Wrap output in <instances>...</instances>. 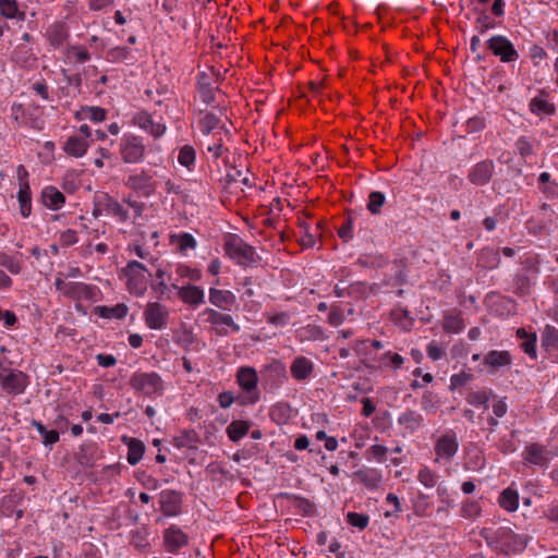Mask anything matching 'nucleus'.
Wrapping results in <instances>:
<instances>
[{
  "mask_svg": "<svg viewBox=\"0 0 558 558\" xmlns=\"http://www.w3.org/2000/svg\"><path fill=\"white\" fill-rule=\"evenodd\" d=\"M344 316L342 310L339 307H332L328 315V322L332 326H339L343 323Z\"/></svg>",
  "mask_w": 558,
  "mask_h": 558,
  "instance_id": "63",
  "label": "nucleus"
},
{
  "mask_svg": "<svg viewBox=\"0 0 558 558\" xmlns=\"http://www.w3.org/2000/svg\"><path fill=\"white\" fill-rule=\"evenodd\" d=\"M106 110L100 107H86L76 113L77 118L88 119L93 122H101L106 119Z\"/></svg>",
  "mask_w": 558,
  "mask_h": 558,
  "instance_id": "42",
  "label": "nucleus"
},
{
  "mask_svg": "<svg viewBox=\"0 0 558 558\" xmlns=\"http://www.w3.org/2000/svg\"><path fill=\"white\" fill-rule=\"evenodd\" d=\"M97 202L98 206L105 207V211L119 218L120 221L130 219L129 208H125L123 204L119 203L107 193H99Z\"/></svg>",
  "mask_w": 558,
  "mask_h": 558,
  "instance_id": "9",
  "label": "nucleus"
},
{
  "mask_svg": "<svg viewBox=\"0 0 558 558\" xmlns=\"http://www.w3.org/2000/svg\"><path fill=\"white\" fill-rule=\"evenodd\" d=\"M291 315L288 312H279L267 317V322L277 327H284L289 324Z\"/></svg>",
  "mask_w": 558,
  "mask_h": 558,
  "instance_id": "56",
  "label": "nucleus"
},
{
  "mask_svg": "<svg viewBox=\"0 0 558 558\" xmlns=\"http://www.w3.org/2000/svg\"><path fill=\"white\" fill-rule=\"evenodd\" d=\"M497 26V23L485 12L480 13L475 21V29L480 34H485L489 29H493Z\"/></svg>",
  "mask_w": 558,
  "mask_h": 558,
  "instance_id": "49",
  "label": "nucleus"
},
{
  "mask_svg": "<svg viewBox=\"0 0 558 558\" xmlns=\"http://www.w3.org/2000/svg\"><path fill=\"white\" fill-rule=\"evenodd\" d=\"M439 475L428 466H422L417 472V481L425 488H434L438 484Z\"/></svg>",
  "mask_w": 558,
  "mask_h": 558,
  "instance_id": "37",
  "label": "nucleus"
},
{
  "mask_svg": "<svg viewBox=\"0 0 558 558\" xmlns=\"http://www.w3.org/2000/svg\"><path fill=\"white\" fill-rule=\"evenodd\" d=\"M236 381L245 397L241 404H255L259 400V391L257 390L258 375L254 367L242 366L236 373Z\"/></svg>",
  "mask_w": 558,
  "mask_h": 558,
  "instance_id": "4",
  "label": "nucleus"
},
{
  "mask_svg": "<svg viewBox=\"0 0 558 558\" xmlns=\"http://www.w3.org/2000/svg\"><path fill=\"white\" fill-rule=\"evenodd\" d=\"M444 330L447 332L459 333L465 327L463 319L458 314H448L444 318Z\"/></svg>",
  "mask_w": 558,
  "mask_h": 558,
  "instance_id": "41",
  "label": "nucleus"
},
{
  "mask_svg": "<svg viewBox=\"0 0 558 558\" xmlns=\"http://www.w3.org/2000/svg\"><path fill=\"white\" fill-rule=\"evenodd\" d=\"M413 511L416 515H424L426 510L430 507L428 496L418 492L417 496L412 500Z\"/></svg>",
  "mask_w": 558,
  "mask_h": 558,
  "instance_id": "51",
  "label": "nucleus"
},
{
  "mask_svg": "<svg viewBox=\"0 0 558 558\" xmlns=\"http://www.w3.org/2000/svg\"><path fill=\"white\" fill-rule=\"evenodd\" d=\"M485 128V120L481 117L470 118L466 122L469 133L482 131Z\"/></svg>",
  "mask_w": 558,
  "mask_h": 558,
  "instance_id": "62",
  "label": "nucleus"
},
{
  "mask_svg": "<svg viewBox=\"0 0 558 558\" xmlns=\"http://www.w3.org/2000/svg\"><path fill=\"white\" fill-rule=\"evenodd\" d=\"M397 421L409 434L416 432L424 423L422 414L413 410L402 412Z\"/></svg>",
  "mask_w": 558,
  "mask_h": 558,
  "instance_id": "19",
  "label": "nucleus"
},
{
  "mask_svg": "<svg viewBox=\"0 0 558 558\" xmlns=\"http://www.w3.org/2000/svg\"><path fill=\"white\" fill-rule=\"evenodd\" d=\"M380 361L385 366H391L395 369H398V368H401V366L404 362V359L398 353L388 351L383 354Z\"/></svg>",
  "mask_w": 558,
  "mask_h": 558,
  "instance_id": "53",
  "label": "nucleus"
},
{
  "mask_svg": "<svg viewBox=\"0 0 558 558\" xmlns=\"http://www.w3.org/2000/svg\"><path fill=\"white\" fill-rule=\"evenodd\" d=\"M142 129L148 131L154 137H160L165 131L166 125L161 122H154L151 117L142 111Z\"/></svg>",
  "mask_w": 558,
  "mask_h": 558,
  "instance_id": "38",
  "label": "nucleus"
},
{
  "mask_svg": "<svg viewBox=\"0 0 558 558\" xmlns=\"http://www.w3.org/2000/svg\"><path fill=\"white\" fill-rule=\"evenodd\" d=\"M347 522L354 527L364 530L369 523V517L365 513L348 512Z\"/></svg>",
  "mask_w": 558,
  "mask_h": 558,
  "instance_id": "52",
  "label": "nucleus"
},
{
  "mask_svg": "<svg viewBox=\"0 0 558 558\" xmlns=\"http://www.w3.org/2000/svg\"><path fill=\"white\" fill-rule=\"evenodd\" d=\"M544 517L550 522L558 524V501H553L544 511Z\"/></svg>",
  "mask_w": 558,
  "mask_h": 558,
  "instance_id": "64",
  "label": "nucleus"
},
{
  "mask_svg": "<svg viewBox=\"0 0 558 558\" xmlns=\"http://www.w3.org/2000/svg\"><path fill=\"white\" fill-rule=\"evenodd\" d=\"M514 437L515 430H512L508 436L500 437L496 442L497 449L505 454L514 452L517 450Z\"/></svg>",
  "mask_w": 558,
  "mask_h": 558,
  "instance_id": "46",
  "label": "nucleus"
},
{
  "mask_svg": "<svg viewBox=\"0 0 558 558\" xmlns=\"http://www.w3.org/2000/svg\"><path fill=\"white\" fill-rule=\"evenodd\" d=\"M354 475L368 489L378 488L381 482V475L374 469L360 470Z\"/></svg>",
  "mask_w": 558,
  "mask_h": 558,
  "instance_id": "29",
  "label": "nucleus"
},
{
  "mask_svg": "<svg viewBox=\"0 0 558 558\" xmlns=\"http://www.w3.org/2000/svg\"><path fill=\"white\" fill-rule=\"evenodd\" d=\"M391 319L396 325L403 329H409L412 325L413 319L410 317V313L407 308L396 307L391 311Z\"/></svg>",
  "mask_w": 558,
  "mask_h": 558,
  "instance_id": "43",
  "label": "nucleus"
},
{
  "mask_svg": "<svg viewBox=\"0 0 558 558\" xmlns=\"http://www.w3.org/2000/svg\"><path fill=\"white\" fill-rule=\"evenodd\" d=\"M251 423L247 421L235 420L232 421L226 432L230 440L236 442L241 440L250 430Z\"/></svg>",
  "mask_w": 558,
  "mask_h": 558,
  "instance_id": "31",
  "label": "nucleus"
},
{
  "mask_svg": "<svg viewBox=\"0 0 558 558\" xmlns=\"http://www.w3.org/2000/svg\"><path fill=\"white\" fill-rule=\"evenodd\" d=\"M123 441L129 446L128 461L135 465L140 462V439L123 436Z\"/></svg>",
  "mask_w": 558,
  "mask_h": 558,
  "instance_id": "45",
  "label": "nucleus"
},
{
  "mask_svg": "<svg viewBox=\"0 0 558 558\" xmlns=\"http://www.w3.org/2000/svg\"><path fill=\"white\" fill-rule=\"evenodd\" d=\"M209 302L223 311H229L236 302L235 295L229 290L209 289Z\"/></svg>",
  "mask_w": 558,
  "mask_h": 558,
  "instance_id": "16",
  "label": "nucleus"
},
{
  "mask_svg": "<svg viewBox=\"0 0 558 558\" xmlns=\"http://www.w3.org/2000/svg\"><path fill=\"white\" fill-rule=\"evenodd\" d=\"M500 264L499 252L490 248L484 247L481 250L477 256V265L485 269H495Z\"/></svg>",
  "mask_w": 558,
  "mask_h": 558,
  "instance_id": "25",
  "label": "nucleus"
},
{
  "mask_svg": "<svg viewBox=\"0 0 558 558\" xmlns=\"http://www.w3.org/2000/svg\"><path fill=\"white\" fill-rule=\"evenodd\" d=\"M523 457L526 462L539 466L545 465L549 460L546 447L537 442L527 445Z\"/></svg>",
  "mask_w": 558,
  "mask_h": 558,
  "instance_id": "15",
  "label": "nucleus"
},
{
  "mask_svg": "<svg viewBox=\"0 0 558 558\" xmlns=\"http://www.w3.org/2000/svg\"><path fill=\"white\" fill-rule=\"evenodd\" d=\"M314 363L306 356H296L290 366L291 376L298 381L308 380L314 373Z\"/></svg>",
  "mask_w": 558,
  "mask_h": 558,
  "instance_id": "10",
  "label": "nucleus"
},
{
  "mask_svg": "<svg viewBox=\"0 0 558 558\" xmlns=\"http://www.w3.org/2000/svg\"><path fill=\"white\" fill-rule=\"evenodd\" d=\"M542 345L546 350L558 348V329L554 326L546 325L542 332Z\"/></svg>",
  "mask_w": 558,
  "mask_h": 558,
  "instance_id": "40",
  "label": "nucleus"
},
{
  "mask_svg": "<svg viewBox=\"0 0 558 558\" xmlns=\"http://www.w3.org/2000/svg\"><path fill=\"white\" fill-rule=\"evenodd\" d=\"M388 452V448L383 445H373L368 448L367 453L378 462H384Z\"/></svg>",
  "mask_w": 558,
  "mask_h": 558,
  "instance_id": "59",
  "label": "nucleus"
},
{
  "mask_svg": "<svg viewBox=\"0 0 558 558\" xmlns=\"http://www.w3.org/2000/svg\"><path fill=\"white\" fill-rule=\"evenodd\" d=\"M499 506L508 512H513L519 507V493L512 487H507L500 493Z\"/></svg>",
  "mask_w": 558,
  "mask_h": 558,
  "instance_id": "28",
  "label": "nucleus"
},
{
  "mask_svg": "<svg viewBox=\"0 0 558 558\" xmlns=\"http://www.w3.org/2000/svg\"><path fill=\"white\" fill-rule=\"evenodd\" d=\"M145 324L150 329H163L169 319L168 308L158 303H148L144 311Z\"/></svg>",
  "mask_w": 558,
  "mask_h": 558,
  "instance_id": "6",
  "label": "nucleus"
},
{
  "mask_svg": "<svg viewBox=\"0 0 558 558\" xmlns=\"http://www.w3.org/2000/svg\"><path fill=\"white\" fill-rule=\"evenodd\" d=\"M10 361L0 360V386L8 395H22L29 385V377L24 372L12 368Z\"/></svg>",
  "mask_w": 558,
  "mask_h": 558,
  "instance_id": "3",
  "label": "nucleus"
},
{
  "mask_svg": "<svg viewBox=\"0 0 558 558\" xmlns=\"http://www.w3.org/2000/svg\"><path fill=\"white\" fill-rule=\"evenodd\" d=\"M495 172V163L490 159L482 160L472 166L468 173L469 181L477 186L488 184Z\"/></svg>",
  "mask_w": 558,
  "mask_h": 558,
  "instance_id": "7",
  "label": "nucleus"
},
{
  "mask_svg": "<svg viewBox=\"0 0 558 558\" xmlns=\"http://www.w3.org/2000/svg\"><path fill=\"white\" fill-rule=\"evenodd\" d=\"M196 153L195 149L190 145H184L180 148L178 155V161L180 165L190 168L195 162Z\"/></svg>",
  "mask_w": 558,
  "mask_h": 558,
  "instance_id": "48",
  "label": "nucleus"
},
{
  "mask_svg": "<svg viewBox=\"0 0 558 558\" xmlns=\"http://www.w3.org/2000/svg\"><path fill=\"white\" fill-rule=\"evenodd\" d=\"M461 513L462 517L465 519H474L480 515L481 507L478 502L474 500H469L462 505Z\"/></svg>",
  "mask_w": 558,
  "mask_h": 558,
  "instance_id": "55",
  "label": "nucleus"
},
{
  "mask_svg": "<svg viewBox=\"0 0 558 558\" xmlns=\"http://www.w3.org/2000/svg\"><path fill=\"white\" fill-rule=\"evenodd\" d=\"M165 276L166 271L161 268H158L155 274V279L153 280L151 287L154 290L163 293L167 289L166 282H165Z\"/></svg>",
  "mask_w": 558,
  "mask_h": 558,
  "instance_id": "60",
  "label": "nucleus"
},
{
  "mask_svg": "<svg viewBox=\"0 0 558 558\" xmlns=\"http://www.w3.org/2000/svg\"><path fill=\"white\" fill-rule=\"evenodd\" d=\"M161 391L162 381L156 373L142 374V392L154 395L160 393Z\"/></svg>",
  "mask_w": 558,
  "mask_h": 558,
  "instance_id": "32",
  "label": "nucleus"
},
{
  "mask_svg": "<svg viewBox=\"0 0 558 558\" xmlns=\"http://www.w3.org/2000/svg\"><path fill=\"white\" fill-rule=\"evenodd\" d=\"M160 507L166 515H177L181 509V495L174 490H163L160 494Z\"/></svg>",
  "mask_w": 558,
  "mask_h": 558,
  "instance_id": "14",
  "label": "nucleus"
},
{
  "mask_svg": "<svg viewBox=\"0 0 558 558\" xmlns=\"http://www.w3.org/2000/svg\"><path fill=\"white\" fill-rule=\"evenodd\" d=\"M17 199L20 203L21 215L24 218L28 217L32 213V193L28 182L20 184Z\"/></svg>",
  "mask_w": 558,
  "mask_h": 558,
  "instance_id": "30",
  "label": "nucleus"
},
{
  "mask_svg": "<svg viewBox=\"0 0 558 558\" xmlns=\"http://www.w3.org/2000/svg\"><path fill=\"white\" fill-rule=\"evenodd\" d=\"M421 407L427 413H435L439 408V400L432 391H425L422 396Z\"/></svg>",
  "mask_w": 558,
  "mask_h": 558,
  "instance_id": "47",
  "label": "nucleus"
},
{
  "mask_svg": "<svg viewBox=\"0 0 558 558\" xmlns=\"http://www.w3.org/2000/svg\"><path fill=\"white\" fill-rule=\"evenodd\" d=\"M544 96L546 92L542 89L539 94L530 100L529 107L532 113L541 116H554L556 113V106L549 102Z\"/></svg>",
  "mask_w": 558,
  "mask_h": 558,
  "instance_id": "20",
  "label": "nucleus"
},
{
  "mask_svg": "<svg viewBox=\"0 0 558 558\" xmlns=\"http://www.w3.org/2000/svg\"><path fill=\"white\" fill-rule=\"evenodd\" d=\"M512 362L511 354L508 351H489L485 357L484 363L485 365L493 367V368H499L507 365H510Z\"/></svg>",
  "mask_w": 558,
  "mask_h": 558,
  "instance_id": "27",
  "label": "nucleus"
},
{
  "mask_svg": "<svg viewBox=\"0 0 558 558\" xmlns=\"http://www.w3.org/2000/svg\"><path fill=\"white\" fill-rule=\"evenodd\" d=\"M31 425L35 427L37 432L41 435L43 444L46 447L51 448L54 444L59 441L60 435L57 429L48 430L41 422L36 421L34 418L32 420Z\"/></svg>",
  "mask_w": 558,
  "mask_h": 558,
  "instance_id": "34",
  "label": "nucleus"
},
{
  "mask_svg": "<svg viewBox=\"0 0 558 558\" xmlns=\"http://www.w3.org/2000/svg\"><path fill=\"white\" fill-rule=\"evenodd\" d=\"M98 458V447L94 442L81 445L78 451L75 453V460L84 468L93 466Z\"/></svg>",
  "mask_w": 558,
  "mask_h": 558,
  "instance_id": "17",
  "label": "nucleus"
},
{
  "mask_svg": "<svg viewBox=\"0 0 558 558\" xmlns=\"http://www.w3.org/2000/svg\"><path fill=\"white\" fill-rule=\"evenodd\" d=\"M487 48L505 63L517 61L519 58V53L512 43L502 35L490 37L487 40Z\"/></svg>",
  "mask_w": 558,
  "mask_h": 558,
  "instance_id": "5",
  "label": "nucleus"
},
{
  "mask_svg": "<svg viewBox=\"0 0 558 558\" xmlns=\"http://www.w3.org/2000/svg\"><path fill=\"white\" fill-rule=\"evenodd\" d=\"M226 254L241 266H253L259 260L255 248L236 234H229L225 242Z\"/></svg>",
  "mask_w": 558,
  "mask_h": 558,
  "instance_id": "2",
  "label": "nucleus"
},
{
  "mask_svg": "<svg viewBox=\"0 0 558 558\" xmlns=\"http://www.w3.org/2000/svg\"><path fill=\"white\" fill-rule=\"evenodd\" d=\"M179 296L184 303L190 305L196 306L205 303L204 291L197 286L189 284L180 288Z\"/></svg>",
  "mask_w": 558,
  "mask_h": 558,
  "instance_id": "22",
  "label": "nucleus"
},
{
  "mask_svg": "<svg viewBox=\"0 0 558 558\" xmlns=\"http://www.w3.org/2000/svg\"><path fill=\"white\" fill-rule=\"evenodd\" d=\"M41 203L51 210L60 209L65 203V196L57 187L48 185L41 191Z\"/></svg>",
  "mask_w": 558,
  "mask_h": 558,
  "instance_id": "18",
  "label": "nucleus"
},
{
  "mask_svg": "<svg viewBox=\"0 0 558 558\" xmlns=\"http://www.w3.org/2000/svg\"><path fill=\"white\" fill-rule=\"evenodd\" d=\"M0 266L7 268L13 275H17L22 270L21 263L4 252H0Z\"/></svg>",
  "mask_w": 558,
  "mask_h": 558,
  "instance_id": "50",
  "label": "nucleus"
},
{
  "mask_svg": "<svg viewBox=\"0 0 558 558\" xmlns=\"http://www.w3.org/2000/svg\"><path fill=\"white\" fill-rule=\"evenodd\" d=\"M203 315L207 316L206 320L211 325H215V326L226 325V326L230 327L235 332L240 331V329H241L240 325H238L233 320V317L229 314L220 313L214 308H206L203 312Z\"/></svg>",
  "mask_w": 558,
  "mask_h": 558,
  "instance_id": "21",
  "label": "nucleus"
},
{
  "mask_svg": "<svg viewBox=\"0 0 558 558\" xmlns=\"http://www.w3.org/2000/svg\"><path fill=\"white\" fill-rule=\"evenodd\" d=\"M94 313L107 319H121L126 316L128 306L123 303L116 304L114 306L99 305L94 307Z\"/></svg>",
  "mask_w": 558,
  "mask_h": 558,
  "instance_id": "24",
  "label": "nucleus"
},
{
  "mask_svg": "<svg viewBox=\"0 0 558 558\" xmlns=\"http://www.w3.org/2000/svg\"><path fill=\"white\" fill-rule=\"evenodd\" d=\"M198 122L202 133L208 135L211 131L218 128L219 118L213 112L201 111Z\"/></svg>",
  "mask_w": 558,
  "mask_h": 558,
  "instance_id": "36",
  "label": "nucleus"
},
{
  "mask_svg": "<svg viewBox=\"0 0 558 558\" xmlns=\"http://www.w3.org/2000/svg\"><path fill=\"white\" fill-rule=\"evenodd\" d=\"M459 449L456 434L450 430L438 438L435 444V452L438 458L451 460Z\"/></svg>",
  "mask_w": 558,
  "mask_h": 558,
  "instance_id": "8",
  "label": "nucleus"
},
{
  "mask_svg": "<svg viewBox=\"0 0 558 558\" xmlns=\"http://www.w3.org/2000/svg\"><path fill=\"white\" fill-rule=\"evenodd\" d=\"M178 245L181 251H187L195 248L196 241L192 234L184 232L178 235Z\"/></svg>",
  "mask_w": 558,
  "mask_h": 558,
  "instance_id": "57",
  "label": "nucleus"
},
{
  "mask_svg": "<svg viewBox=\"0 0 558 558\" xmlns=\"http://www.w3.org/2000/svg\"><path fill=\"white\" fill-rule=\"evenodd\" d=\"M0 14L7 19H17L24 21L26 14L20 11L16 0H0Z\"/></svg>",
  "mask_w": 558,
  "mask_h": 558,
  "instance_id": "35",
  "label": "nucleus"
},
{
  "mask_svg": "<svg viewBox=\"0 0 558 558\" xmlns=\"http://www.w3.org/2000/svg\"><path fill=\"white\" fill-rule=\"evenodd\" d=\"M88 147V143L85 138L78 135L70 136L64 145L63 150L72 157L78 158L82 157Z\"/></svg>",
  "mask_w": 558,
  "mask_h": 558,
  "instance_id": "23",
  "label": "nucleus"
},
{
  "mask_svg": "<svg viewBox=\"0 0 558 558\" xmlns=\"http://www.w3.org/2000/svg\"><path fill=\"white\" fill-rule=\"evenodd\" d=\"M121 156L124 162L135 163L140 160V140L134 134L124 136L121 143Z\"/></svg>",
  "mask_w": 558,
  "mask_h": 558,
  "instance_id": "13",
  "label": "nucleus"
},
{
  "mask_svg": "<svg viewBox=\"0 0 558 558\" xmlns=\"http://www.w3.org/2000/svg\"><path fill=\"white\" fill-rule=\"evenodd\" d=\"M480 535L488 546L498 548L506 555L522 553L529 542L527 536L517 534L508 526H500L497 530L484 527Z\"/></svg>",
  "mask_w": 558,
  "mask_h": 558,
  "instance_id": "1",
  "label": "nucleus"
},
{
  "mask_svg": "<svg viewBox=\"0 0 558 558\" xmlns=\"http://www.w3.org/2000/svg\"><path fill=\"white\" fill-rule=\"evenodd\" d=\"M517 335L520 339H522V342L520 343V347L522 350L533 360L537 357L536 352V335L535 333H527L525 329L520 328L517 331Z\"/></svg>",
  "mask_w": 558,
  "mask_h": 558,
  "instance_id": "33",
  "label": "nucleus"
},
{
  "mask_svg": "<svg viewBox=\"0 0 558 558\" xmlns=\"http://www.w3.org/2000/svg\"><path fill=\"white\" fill-rule=\"evenodd\" d=\"M531 280L526 275H515L512 279L511 291L519 296L530 293Z\"/></svg>",
  "mask_w": 558,
  "mask_h": 558,
  "instance_id": "39",
  "label": "nucleus"
},
{
  "mask_svg": "<svg viewBox=\"0 0 558 558\" xmlns=\"http://www.w3.org/2000/svg\"><path fill=\"white\" fill-rule=\"evenodd\" d=\"M140 262L130 260L126 267L120 271V278L125 280L129 291L134 295H140Z\"/></svg>",
  "mask_w": 558,
  "mask_h": 558,
  "instance_id": "12",
  "label": "nucleus"
},
{
  "mask_svg": "<svg viewBox=\"0 0 558 558\" xmlns=\"http://www.w3.org/2000/svg\"><path fill=\"white\" fill-rule=\"evenodd\" d=\"M465 400L471 405H474V407L484 405L485 408H487L489 397L485 391H473L466 396Z\"/></svg>",
  "mask_w": 558,
  "mask_h": 558,
  "instance_id": "54",
  "label": "nucleus"
},
{
  "mask_svg": "<svg viewBox=\"0 0 558 558\" xmlns=\"http://www.w3.org/2000/svg\"><path fill=\"white\" fill-rule=\"evenodd\" d=\"M187 535L178 526L171 525L163 532V542L169 553H177L187 545Z\"/></svg>",
  "mask_w": 558,
  "mask_h": 558,
  "instance_id": "11",
  "label": "nucleus"
},
{
  "mask_svg": "<svg viewBox=\"0 0 558 558\" xmlns=\"http://www.w3.org/2000/svg\"><path fill=\"white\" fill-rule=\"evenodd\" d=\"M193 436L190 433H185L183 435L177 436L173 439V445L181 449V448H193L194 445Z\"/></svg>",
  "mask_w": 558,
  "mask_h": 558,
  "instance_id": "61",
  "label": "nucleus"
},
{
  "mask_svg": "<svg viewBox=\"0 0 558 558\" xmlns=\"http://www.w3.org/2000/svg\"><path fill=\"white\" fill-rule=\"evenodd\" d=\"M197 90L202 100L209 105L215 100V92L210 84L209 75L205 72H201L197 75Z\"/></svg>",
  "mask_w": 558,
  "mask_h": 558,
  "instance_id": "26",
  "label": "nucleus"
},
{
  "mask_svg": "<svg viewBox=\"0 0 558 558\" xmlns=\"http://www.w3.org/2000/svg\"><path fill=\"white\" fill-rule=\"evenodd\" d=\"M472 379V375L465 372L453 374L450 377V388H458L466 385Z\"/></svg>",
  "mask_w": 558,
  "mask_h": 558,
  "instance_id": "58",
  "label": "nucleus"
},
{
  "mask_svg": "<svg viewBox=\"0 0 558 558\" xmlns=\"http://www.w3.org/2000/svg\"><path fill=\"white\" fill-rule=\"evenodd\" d=\"M385 202L386 197L384 193L379 191H373L368 195L367 209L373 215H378L381 211V207L384 206Z\"/></svg>",
  "mask_w": 558,
  "mask_h": 558,
  "instance_id": "44",
  "label": "nucleus"
}]
</instances>
